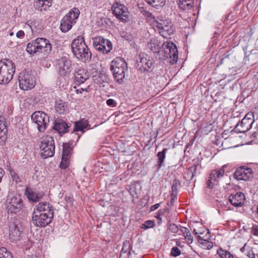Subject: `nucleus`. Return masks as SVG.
Returning a JSON list of instances; mask_svg holds the SVG:
<instances>
[{"label":"nucleus","mask_w":258,"mask_h":258,"mask_svg":"<svg viewBox=\"0 0 258 258\" xmlns=\"http://www.w3.org/2000/svg\"><path fill=\"white\" fill-rule=\"evenodd\" d=\"M148 47L154 53L163 54L164 58H169V61L174 64L178 59V51L176 45L171 42H167L163 45L161 49L160 45L156 39H151L148 43Z\"/></svg>","instance_id":"nucleus-1"},{"label":"nucleus","mask_w":258,"mask_h":258,"mask_svg":"<svg viewBox=\"0 0 258 258\" xmlns=\"http://www.w3.org/2000/svg\"><path fill=\"white\" fill-rule=\"evenodd\" d=\"M71 47L73 54L78 59L83 62L89 61L91 59V51L82 36H78L75 38L72 42Z\"/></svg>","instance_id":"nucleus-2"},{"label":"nucleus","mask_w":258,"mask_h":258,"mask_svg":"<svg viewBox=\"0 0 258 258\" xmlns=\"http://www.w3.org/2000/svg\"><path fill=\"white\" fill-rule=\"evenodd\" d=\"M110 70L116 82L119 84L124 82L125 72L127 71V63L124 58L117 57L111 62Z\"/></svg>","instance_id":"nucleus-3"},{"label":"nucleus","mask_w":258,"mask_h":258,"mask_svg":"<svg viewBox=\"0 0 258 258\" xmlns=\"http://www.w3.org/2000/svg\"><path fill=\"white\" fill-rule=\"evenodd\" d=\"M15 65L11 60L5 59L0 61V84H7L13 79Z\"/></svg>","instance_id":"nucleus-4"},{"label":"nucleus","mask_w":258,"mask_h":258,"mask_svg":"<svg viewBox=\"0 0 258 258\" xmlns=\"http://www.w3.org/2000/svg\"><path fill=\"white\" fill-rule=\"evenodd\" d=\"M43 48L46 53L50 52L52 49L51 44L48 39L39 37L27 44L26 50L30 54H34L41 52Z\"/></svg>","instance_id":"nucleus-5"},{"label":"nucleus","mask_w":258,"mask_h":258,"mask_svg":"<svg viewBox=\"0 0 258 258\" xmlns=\"http://www.w3.org/2000/svg\"><path fill=\"white\" fill-rule=\"evenodd\" d=\"M80 11L77 8H74L67 14L61 20L60 29L62 32H68L76 23L80 15Z\"/></svg>","instance_id":"nucleus-6"},{"label":"nucleus","mask_w":258,"mask_h":258,"mask_svg":"<svg viewBox=\"0 0 258 258\" xmlns=\"http://www.w3.org/2000/svg\"><path fill=\"white\" fill-rule=\"evenodd\" d=\"M19 83L21 89L25 91L30 90L35 86V78L32 73L23 71L19 75Z\"/></svg>","instance_id":"nucleus-7"},{"label":"nucleus","mask_w":258,"mask_h":258,"mask_svg":"<svg viewBox=\"0 0 258 258\" xmlns=\"http://www.w3.org/2000/svg\"><path fill=\"white\" fill-rule=\"evenodd\" d=\"M6 207L8 214L17 215L24 208L23 200L19 197H9L6 200Z\"/></svg>","instance_id":"nucleus-8"},{"label":"nucleus","mask_w":258,"mask_h":258,"mask_svg":"<svg viewBox=\"0 0 258 258\" xmlns=\"http://www.w3.org/2000/svg\"><path fill=\"white\" fill-rule=\"evenodd\" d=\"M41 156L44 158L52 157L55 151L54 141L53 137L47 136L42 139L40 145Z\"/></svg>","instance_id":"nucleus-9"},{"label":"nucleus","mask_w":258,"mask_h":258,"mask_svg":"<svg viewBox=\"0 0 258 258\" xmlns=\"http://www.w3.org/2000/svg\"><path fill=\"white\" fill-rule=\"evenodd\" d=\"M55 68L60 76H66L72 70V61L67 57H62L56 60Z\"/></svg>","instance_id":"nucleus-10"},{"label":"nucleus","mask_w":258,"mask_h":258,"mask_svg":"<svg viewBox=\"0 0 258 258\" xmlns=\"http://www.w3.org/2000/svg\"><path fill=\"white\" fill-rule=\"evenodd\" d=\"M31 118L37 124L38 131L41 133L44 132L49 122L48 115L43 111H36L32 114Z\"/></svg>","instance_id":"nucleus-11"},{"label":"nucleus","mask_w":258,"mask_h":258,"mask_svg":"<svg viewBox=\"0 0 258 258\" xmlns=\"http://www.w3.org/2000/svg\"><path fill=\"white\" fill-rule=\"evenodd\" d=\"M94 48L102 54H107L112 48L111 42L101 36L96 37L93 40Z\"/></svg>","instance_id":"nucleus-12"},{"label":"nucleus","mask_w":258,"mask_h":258,"mask_svg":"<svg viewBox=\"0 0 258 258\" xmlns=\"http://www.w3.org/2000/svg\"><path fill=\"white\" fill-rule=\"evenodd\" d=\"M138 65L141 71L151 72L155 67L154 59L145 53L139 55Z\"/></svg>","instance_id":"nucleus-13"},{"label":"nucleus","mask_w":258,"mask_h":258,"mask_svg":"<svg viewBox=\"0 0 258 258\" xmlns=\"http://www.w3.org/2000/svg\"><path fill=\"white\" fill-rule=\"evenodd\" d=\"M53 217L34 211L32 215V222L37 227H45L51 222Z\"/></svg>","instance_id":"nucleus-14"},{"label":"nucleus","mask_w":258,"mask_h":258,"mask_svg":"<svg viewBox=\"0 0 258 258\" xmlns=\"http://www.w3.org/2000/svg\"><path fill=\"white\" fill-rule=\"evenodd\" d=\"M253 175L252 169L244 166L237 168L234 173L235 178L238 180H248L253 177Z\"/></svg>","instance_id":"nucleus-15"},{"label":"nucleus","mask_w":258,"mask_h":258,"mask_svg":"<svg viewBox=\"0 0 258 258\" xmlns=\"http://www.w3.org/2000/svg\"><path fill=\"white\" fill-rule=\"evenodd\" d=\"M113 14L117 18L122 21H126L128 18L127 9L119 2H115L112 6Z\"/></svg>","instance_id":"nucleus-16"},{"label":"nucleus","mask_w":258,"mask_h":258,"mask_svg":"<svg viewBox=\"0 0 258 258\" xmlns=\"http://www.w3.org/2000/svg\"><path fill=\"white\" fill-rule=\"evenodd\" d=\"M225 170L223 168L219 170H213L211 171L208 180L207 181V187L213 188L214 186L217 185L219 181L224 176Z\"/></svg>","instance_id":"nucleus-17"},{"label":"nucleus","mask_w":258,"mask_h":258,"mask_svg":"<svg viewBox=\"0 0 258 258\" xmlns=\"http://www.w3.org/2000/svg\"><path fill=\"white\" fill-rule=\"evenodd\" d=\"M75 83L80 86L89 78V74L86 70L79 68L74 73Z\"/></svg>","instance_id":"nucleus-18"},{"label":"nucleus","mask_w":258,"mask_h":258,"mask_svg":"<svg viewBox=\"0 0 258 258\" xmlns=\"http://www.w3.org/2000/svg\"><path fill=\"white\" fill-rule=\"evenodd\" d=\"M34 211H37L39 213L47 214V215L53 217V207L47 202H41L38 204Z\"/></svg>","instance_id":"nucleus-19"},{"label":"nucleus","mask_w":258,"mask_h":258,"mask_svg":"<svg viewBox=\"0 0 258 258\" xmlns=\"http://www.w3.org/2000/svg\"><path fill=\"white\" fill-rule=\"evenodd\" d=\"M231 204L236 207H241L244 203L245 198L242 192H237L235 195H231L229 197Z\"/></svg>","instance_id":"nucleus-20"},{"label":"nucleus","mask_w":258,"mask_h":258,"mask_svg":"<svg viewBox=\"0 0 258 258\" xmlns=\"http://www.w3.org/2000/svg\"><path fill=\"white\" fill-rule=\"evenodd\" d=\"M69 128V126L63 120L57 118L55 120L53 128L59 134L62 135L68 132Z\"/></svg>","instance_id":"nucleus-21"},{"label":"nucleus","mask_w":258,"mask_h":258,"mask_svg":"<svg viewBox=\"0 0 258 258\" xmlns=\"http://www.w3.org/2000/svg\"><path fill=\"white\" fill-rule=\"evenodd\" d=\"M252 125V124L248 121L242 119L241 122L236 124L234 130L237 133H244L249 131Z\"/></svg>","instance_id":"nucleus-22"},{"label":"nucleus","mask_w":258,"mask_h":258,"mask_svg":"<svg viewBox=\"0 0 258 258\" xmlns=\"http://www.w3.org/2000/svg\"><path fill=\"white\" fill-rule=\"evenodd\" d=\"M206 238L202 237L201 235L197 236L198 242L201 245L203 248L205 249H210L213 247V243L210 241V234L209 231H207L206 234Z\"/></svg>","instance_id":"nucleus-23"},{"label":"nucleus","mask_w":258,"mask_h":258,"mask_svg":"<svg viewBox=\"0 0 258 258\" xmlns=\"http://www.w3.org/2000/svg\"><path fill=\"white\" fill-rule=\"evenodd\" d=\"M25 195L29 201L33 202H38L42 196L41 193L36 192L30 187L26 188Z\"/></svg>","instance_id":"nucleus-24"},{"label":"nucleus","mask_w":258,"mask_h":258,"mask_svg":"<svg viewBox=\"0 0 258 258\" xmlns=\"http://www.w3.org/2000/svg\"><path fill=\"white\" fill-rule=\"evenodd\" d=\"M21 232L16 224H13L10 227L9 236L13 241H17L20 238Z\"/></svg>","instance_id":"nucleus-25"},{"label":"nucleus","mask_w":258,"mask_h":258,"mask_svg":"<svg viewBox=\"0 0 258 258\" xmlns=\"http://www.w3.org/2000/svg\"><path fill=\"white\" fill-rule=\"evenodd\" d=\"M55 109L59 114H63L68 111V104L62 100H57L55 103Z\"/></svg>","instance_id":"nucleus-26"},{"label":"nucleus","mask_w":258,"mask_h":258,"mask_svg":"<svg viewBox=\"0 0 258 258\" xmlns=\"http://www.w3.org/2000/svg\"><path fill=\"white\" fill-rule=\"evenodd\" d=\"M174 28L173 27L171 24H168L164 27L159 30V33L164 38H167L169 36L172 34L174 32Z\"/></svg>","instance_id":"nucleus-27"},{"label":"nucleus","mask_w":258,"mask_h":258,"mask_svg":"<svg viewBox=\"0 0 258 258\" xmlns=\"http://www.w3.org/2000/svg\"><path fill=\"white\" fill-rule=\"evenodd\" d=\"M89 126V123L87 120L83 118L80 121L75 122L74 132L81 131L84 132V130Z\"/></svg>","instance_id":"nucleus-28"},{"label":"nucleus","mask_w":258,"mask_h":258,"mask_svg":"<svg viewBox=\"0 0 258 258\" xmlns=\"http://www.w3.org/2000/svg\"><path fill=\"white\" fill-rule=\"evenodd\" d=\"M194 5V0H179L178 7L183 11L190 10Z\"/></svg>","instance_id":"nucleus-29"},{"label":"nucleus","mask_w":258,"mask_h":258,"mask_svg":"<svg viewBox=\"0 0 258 258\" xmlns=\"http://www.w3.org/2000/svg\"><path fill=\"white\" fill-rule=\"evenodd\" d=\"M155 23H156L157 28L158 30H159L162 28V27H164V26H166L168 24H171V21L170 20L165 19L163 17H157Z\"/></svg>","instance_id":"nucleus-30"},{"label":"nucleus","mask_w":258,"mask_h":258,"mask_svg":"<svg viewBox=\"0 0 258 258\" xmlns=\"http://www.w3.org/2000/svg\"><path fill=\"white\" fill-rule=\"evenodd\" d=\"M167 150V148H164L162 151L157 153L158 168H161L163 165Z\"/></svg>","instance_id":"nucleus-31"},{"label":"nucleus","mask_w":258,"mask_h":258,"mask_svg":"<svg viewBox=\"0 0 258 258\" xmlns=\"http://www.w3.org/2000/svg\"><path fill=\"white\" fill-rule=\"evenodd\" d=\"M34 6L35 9L39 11L46 10L47 9L44 0H35Z\"/></svg>","instance_id":"nucleus-32"},{"label":"nucleus","mask_w":258,"mask_h":258,"mask_svg":"<svg viewBox=\"0 0 258 258\" xmlns=\"http://www.w3.org/2000/svg\"><path fill=\"white\" fill-rule=\"evenodd\" d=\"M150 5L158 9L163 6L165 4V0H145Z\"/></svg>","instance_id":"nucleus-33"},{"label":"nucleus","mask_w":258,"mask_h":258,"mask_svg":"<svg viewBox=\"0 0 258 258\" xmlns=\"http://www.w3.org/2000/svg\"><path fill=\"white\" fill-rule=\"evenodd\" d=\"M9 171L13 181H15L16 183H18L21 182V179L20 176L15 170L10 167L9 168Z\"/></svg>","instance_id":"nucleus-34"},{"label":"nucleus","mask_w":258,"mask_h":258,"mask_svg":"<svg viewBox=\"0 0 258 258\" xmlns=\"http://www.w3.org/2000/svg\"><path fill=\"white\" fill-rule=\"evenodd\" d=\"M72 150L69 144H63L62 157L70 158Z\"/></svg>","instance_id":"nucleus-35"},{"label":"nucleus","mask_w":258,"mask_h":258,"mask_svg":"<svg viewBox=\"0 0 258 258\" xmlns=\"http://www.w3.org/2000/svg\"><path fill=\"white\" fill-rule=\"evenodd\" d=\"M0 258H14L12 254L5 247L0 248Z\"/></svg>","instance_id":"nucleus-36"},{"label":"nucleus","mask_w":258,"mask_h":258,"mask_svg":"<svg viewBox=\"0 0 258 258\" xmlns=\"http://www.w3.org/2000/svg\"><path fill=\"white\" fill-rule=\"evenodd\" d=\"M143 14L147 19L148 20L152 21V22H155L156 20H157V18H156L154 16L153 14L149 11H143Z\"/></svg>","instance_id":"nucleus-37"},{"label":"nucleus","mask_w":258,"mask_h":258,"mask_svg":"<svg viewBox=\"0 0 258 258\" xmlns=\"http://www.w3.org/2000/svg\"><path fill=\"white\" fill-rule=\"evenodd\" d=\"M70 158L62 157L61 162L60 163L59 167L61 169H66L69 165Z\"/></svg>","instance_id":"nucleus-38"},{"label":"nucleus","mask_w":258,"mask_h":258,"mask_svg":"<svg viewBox=\"0 0 258 258\" xmlns=\"http://www.w3.org/2000/svg\"><path fill=\"white\" fill-rule=\"evenodd\" d=\"M155 225V223L154 221L148 220V221L145 222V223L142 225L141 228L147 229L152 228Z\"/></svg>","instance_id":"nucleus-39"},{"label":"nucleus","mask_w":258,"mask_h":258,"mask_svg":"<svg viewBox=\"0 0 258 258\" xmlns=\"http://www.w3.org/2000/svg\"><path fill=\"white\" fill-rule=\"evenodd\" d=\"M243 119H245L246 120L250 122V123L253 124L254 121V116L253 113L252 112H248L243 118Z\"/></svg>","instance_id":"nucleus-40"},{"label":"nucleus","mask_w":258,"mask_h":258,"mask_svg":"<svg viewBox=\"0 0 258 258\" xmlns=\"http://www.w3.org/2000/svg\"><path fill=\"white\" fill-rule=\"evenodd\" d=\"M197 166L196 165L192 166L188 169L187 174L190 175V178L192 179L196 173Z\"/></svg>","instance_id":"nucleus-41"},{"label":"nucleus","mask_w":258,"mask_h":258,"mask_svg":"<svg viewBox=\"0 0 258 258\" xmlns=\"http://www.w3.org/2000/svg\"><path fill=\"white\" fill-rule=\"evenodd\" d=\"M131 251H127V249H125V243L124 242L123 247L121 249L120 257L119 258H124L126 257V255L130 254Z\"/></svg>","instance_id":"nucleus-42"},{"label":"nucleus","mask_w":258,"mask_h":258,"mask_svg":"<svg viewBox=\"0 0 258 258\" xmlns=\"http://www.w3.org/2000/svg\"><path fill=\"white\" fill-rule=\"evenodd\" d=\"M179 184H180V182L179 181V180H178L176 179L173 180V183L172 185V194L174 192H175V193L177 192L178 186L179 185Z\"/></svg>","instance_id":"nucleus-43"},{"label":"nucleus","mask_w":258,"mask_h":258,"mask_svg":"<svg viewBox=\"0 0 258 258\" xmlns=\"http://www.w3.org/2000/svg\"><path fill=\"white\" fill-rule=\"evenodd\" d=\"M181 254V250L177 247H173L171 250V254L174 257L177 256Z\"/></svg>","instance_id":"nucleus-44"},{"label":"nucleus","mask_w":258,"mask_h":258,"mask_svg":"<svg viewBox=\"0 0 258 258\" xmlns=\"http://www.w3.org/2000/svg\"><path fill=\"white\" fill-rule=\"evenodd\" d=\"M8 129L0 128V139L4 141L7 139Z\"/></svg>","instance_id":"nucleus-45"},{"label":"nucleus","mask_w":258,"mask_h":258,"mask_svg":"<svg viewBox=\"0 0 258 258\" xmlns=\"http://www.w3.org/2000/svg\"><path fill=\"white\" fill-rule=\"evenodd\" d=\"M0 128L8 129L5 118L3 116H0Z\"/></svg>","instance_id":"nucleus-46"},{"label":"nucleus","mask_w":258,"mask_h":258,"mask_svg":"<svg viewBox=\"0 0 258 258\" xmlns=\"http://www.w3.org/2000/svg\"><path fill=\"white\" fill-rule=\"evenodd\" d=\"M169 229L172 233H176L179 231L178 226L175 224H170L169 225Z\"/></svg>","instance_id":"nucleus-47"},{"label":"nucleus","mask_w":258,"mask_h":258,"mask_svg":"<svg viewBox=\"0 0 258 258\" xmlns=\"http://www.w3.org/2000/svg\"><path fill=\"white\" fill-rule=\"evenodd\" d=\"M184 238H185L186 242L190 244L192 242L193 239H192V236L191 235V233L189 231L188 232H187V233H185V234L184 235Z\"/></svg>","instance_id":"nucleus-48"},{"label":"nucleus","mask_w":258,"mask_h":258,"mask_svg":"<svg viewBox=\"0 0 258 258\" xmlns=\"http://www.w3.org/2000/svg\"><path fill=\"white\" fill-rule=\"evenodd\" d=\"M128 191L133 198H136L138 197L137 192L136 191V188L134 186L130 187Z\"/></svg>","instance_id":"nucleus-49"},{"label":"nucleus","mask_w":258,"mask_h":258,"mask_svg":"<svg viewBox=\"0 0 258 258\" xmlns=\"http://www.w3.org/2000/svg\"><path fill=\"white\" fill-rule=\"evenodd\" d=\"M106 104L108 106L110 107H114L115 106L116 103L115 102V101L112 99H108L106 101Z\"/></svg>","instance_id":"nucleus-50"},{"label":"nucleus","mask_w":258,"mask_h":258,"mask_svg":"<svg viewBox=\"0 0 258 258\" xmlns=\"http://www.w3.org/2000/svg\"><path fill=\"white\" fill-rule=\"evenodd\" d=\"M179 230H180L182 233L183 235H184L185 233H187L189 231L187 228L182 226H180V228L179 229Z\"/></svg>","instance_id":"nucleus-51"},{"label":"nucleus","mask_w":258,"mask_h":258,"mask_svg":"<svg viewBox=\"0 0 258 258\" xmlns=\"http://www.w3.org/2000/svg\"><path fill=\"white\" fill-rule=\"evenodd\" d=\"M24 35H25V33L22 30L19 31L16 34L17 37L18 38H23L24 36Z\"/></svg>","instance_id":"nucleus-52"},{"label":"nucleus","mask_w":258,"mask_h":258,"mask_svg":"<svg viewBox=\"0 0 258 258\" xmlns=\"http://www.w3.org/2000/svg\"><path fill=\"white\" fill-rule=\"evenodd\" d=\"M74 89H75V91L76 92V93L77 94H79V93H82V91H86L87 92V88H81V89H76V87H74Z\"/></svg>","instance_id":"nucleus-53"},{"label":"nucleus","mask_w":258,"mask_h":258,"mask_svg":"<svg viewBox=\"0 0 258 258\" xmlns=\"http://www.w3.org/2000/svg\"><path fill=\"white\" fill-rule=\"evenodd\" d=\"M160 206L159 204H156L151 207V211H154L158 209Z\"/></svg>","instance_id":"nucleus-54"},{"label":"nucleus","mask_w":258,"mask_h":258,"mask_svg":"<svg viewBox=\"0 0 258 258\" xmlns=\"http://www.w3.org/2000/svg\"><path fill=\"white\" fill-rule=\"evenodd\" d=\"M194 233L195 234V235L196 236H197V237L198 236V235H201L202 236L203 235V233L202 232H198L196 231V229H194Z\"/></svg>","instance_id":"nucleus-55"},{"label":"nucleus","mask_w":258,"mask_h":258,"mask_svg":"<svg viewBox=\"0 0 258 258\" xmlns=\"http://www.w3.org/2000/svg\"><path fill=\"white\" fill-rule=\"evenodd\" d=\"M44 1H45V3L48 2V4H45V5L47 6V8L50 7L51 6L52 0H44Z\"/></svg>","instance_id":"nucleus-56"},{"label":"nucleus","mask_w":258,"mask_h":258,"mask_svg":"<svg viewBox=\"0 0 258 258\" xmlns=\"http://www.w3.org/2000/svg\"><path fill=\"white\" fill-rule=\"evenodd\" d=\"M246 245V243H245V244L243 245V246H242V247L240 248V251H241L242 252H243L245 251V249Z\"/></svg>","instance_id":"nucleus-57"},{"label":"nucleus","mask_w":258,"mask_h":258,"mask_svg":"<svg viewBox=\"0 0 258 258\" xmlns=\"http://www.w3.org/2000/svg\"><path fill=\"white\" fill-rule=\"evenodd\" d=\"M247 256H248L250 258H254L255 257V254L252 252L251 254L249 253V254H247Z\"/></svg>","instance_id":"nucleus-58"},{"label":"nucleus","mask_w":258,"mask_h":258,"mask_svg":"<svg viewBox=\"0 0 258 258\" xmlns=\"http://www.w3.org/2000/svg\"><path fill=\"white\" fill-rule=\"evenodd\" d=\"M131 255H132V253H131V252L130 251V254L126 255L125 258H132Z\"/></svg>","instance_id":"nucleus-59"},{"label":"nucleus","mask_w":258,"mask_h":258,"mask_svg":"<svg viewBox=\"0 0 258 258\" xmlns=\"http://www.w3.org/2000/svg\"><path fill=\"white\" fill-rule=\"evenodd\" d=\"M28 258H38V257L36 255H33V256H29Z\"/></svg>","instance_id":"nucleus-60"},{"label":"nucleus","mask_w":258,"mask_h":258,"mask_svg":"<svg viewBox=\"0 0 258 258\" xmlns=\"http://www.w3.org/2000/svg\"><path fill=\"white\" fill-rule=\"evenodd\" d=\"M173 202H174V199L173 198H172L171 199V201H170L171 205H172L173 204Z\"/></svg>","instance_id":"nucleus-61"},{"label":"nucleus","mask_w":258,"mask_h":258,"mask_svg":"<svg viewBox=\"0 0 258 258\" xmlns=\"http://www.w3.org/2000/svg\"><path fill=\"white\" fill-rule=\"evenodd\" d=\"M203 237H204V238H206V235L205 236H203Z\"/></svg>","instance_id":"nucleus-62"},{"label":"nucleus","mask_w":258,"mask_h":258,"mask_svg":"<svg viewBox=\"0 0 258 258\" xmlns=\"http://www.w3.org/2000/svg\"><path fill=\"white\" fill-rule=\"evenodd\" d=\"M10 35H13V33H11L10 34Z\"/></svg>","instance_id":"nucleus-63"}]
</instances>
